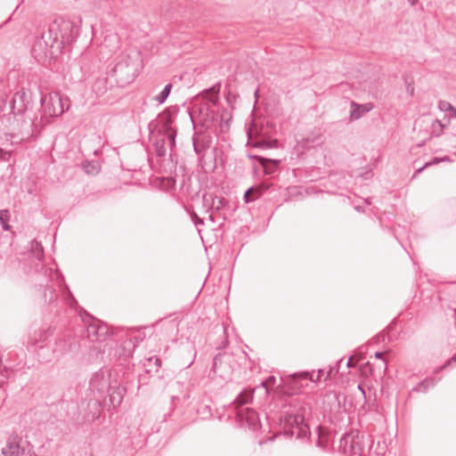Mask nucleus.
Listing matches in <instances>:
<instances>
[{
    "instance_id": "nucleus-1",
    "label": "nucleus",
    "mask_w": 456,
    "mask_h": 456,
    "mask_svg": "<svg viewBox=\"0 0 456 456\" xmlns=\"http://www.w3.org/2000/svg\"><path fill=\"white\" fill-rule=\"evenodd\" d=\"M69 26L65 22L52 23L42 36L37 38L32 46V54L37 61L45 62L53 59L61 53L64 45L62 29L69 30Z\"/></svg>"
},
{
    "instance_id": "nucleus-2",
    "label": "nucleus",
    "mask_w": 456,
    "mask_h": 456,
    "mask_svg": "<svg viewBox=\"0 0 456 456\" xmlns=\"http://www.w3.org/2000/svg\"><path fill=\"white\" fill-rule=\"evenodd\" d=\"M201 127L195 131L192 136V145L194 152L198 155L199 159L202 160L206 151L211 146L212 134L214 133L215 121L217 120L218 115L212 110H207L204 115L200 110Z\"/></svg>"
},
{
    "instance_id": "nucleus-3",
    "label": "nucleus",
    "mask_w": 456,
    "mask_h": 456,
    "mask_svg": "<svg viewBox=\"0 0 456 456\" xmlns=\"http://www.w3.org/2000/svg\"><path fill=\"white\" fill-rule=\"evenodd\" d=\"M141 62L142 60L138 52L133 51L121 54L112 69L117 83L124 86L134 81L140 70Z\"/></svg>"
},
{
    "instance_id": "nucleus-4",
    "label": "nucleus",
    "mask_w": 456,
    "mask_h": 456,
    "mask_svg": "<svg viewBox=\"0 0 456 456\" xmlns=\"http://www.w3.org/2000/svg\"><path fill=\"white\" fill-rule=\"evenodd\" d=\"M41 104L45 114L59 117L69 109L70 101L66 95L50 93L42 96Z\"/></svg>"
},
{
    "instance_id": "nucleus-5",
    "label": "nucleus",
    "mask_w": 456,
    "mask_h": 456,
    "mask_svg": "<svg viewBox=\"0 0 456 456\" xmlns=\"http://www.w3.org/2000/svg\"><path fill=\"white\" fill-rule=\"evenodd\" d=\"M363 439V436H360L358 431H352L341 437L338 449L345 454L364 456L365 447Z\"/></svg>"
},
{
    "instance_id": "nucleus-6",
    "label": "nucleus",
    "mask_w": 456,
    "mask_h": 456,
    "mask_svg": "<svg viewBox=\"0 0 456 456\" xmlns=\"http://www.w3.org/2000/svg\"><path fill=\"white\" fill-rule=\"evenodd\" d=\"M285 433L297 438H305L310 435V429L305 423V417L301 413L289 415L286 419Z\"/></svg>"
},
{
    "instance_id": "nucleus-7",
    "label": "nucleus",
    "mask_w": 456,
    "mask_h": 456,
    "mask_svg": "<svg viewBox=\"0 0 456 456\" xmlns=\"http://www.w3.org/2000/svg\"><path fill=\"white\" fill-rule=\"evenodd\" d=\"M232 357L229 354L220 353L213 359L212 370L214 373L223 379L229 378L232 372Z\"/></svg>"
},
{
    "instance_id": "nucleus-8",
    "label": "nucleus",
    "mask_w": 456,
    "mask_h": 456,
    "mask_svg": "<svg viewBox=\"0 0 456 456\" xmlns=\"http://www.w3.org/2000/svg\"><path fill=\"white\" fill-rule=\"evenodd\" d=\"M29 101L30 96L24 89L17 91L11 101L12 113L14 115L24 113L28 108Z\"/></svg>"
},
{
    "instance_id": "nucleus-9",
    "label": "nucleus",
    "mask_w": 456,
    "mask_h": 456,
    "mask_svg": "<svg viewBox=\"0 0 456 456\" xmlns=\"http://www.w3.org/2000/svg\"><path fill=\"white\" fill-rule=\"evenodd\" d=\"M86 332L90 339L103 341L109 336V328L99 320H93V322L87 325Z\"/></svg>"
},
{
    "instance_id": "nucleus-10",
    "label": "nucleus",
    "mask_w": 456,
    "mask_h": 456,
    "mask_svg": "<svg viewBox=\"0 0 456 456\" xmlns=\"http://www.w3.org/2000/svg\"><path fill=\"white\" fill-rule=\"evenodd\" d=\"M25 447L21 438L18 435H12L8 438L5 446L2 448V454L4 456H19Z\"/></svg>"
},
{
    "instance_id": "nucleus-11",
    "label": "nucleus",
    "mask_w": 456,
    "mask_h": 456,
    "mask_svg": "<svg viewBox=\"0 0 456 456\" xmlns=\"http://www.w3.org/2000/svg\"><path fill=\"white\" fill-rule=\"evenodd\" d=\"M350 107L351 110L349 118L351 121H354L361 118L364 114L370 111L373 109V104L370 102L365 104H359L352 101Z\"/></svg>"
},
{
    "instance_id": "nucleus-12",
    "label": "nucleus",
    "mask_w": 456,
    "mask_h": 456,
    "mask_svg": "<svg viewBox=\"0 0 456 456\" xmlns=\"http://www.w3.org/2000/svg\"><path fill=\"white\" fill-rule=\"evenodd\" d=\"M237 417L240 419L241 422L245 421L248 428L255 429L257 421L258 415L256 411L251 408H245L238 411Z\"/></svg>"
},
{
    "instance_id": "nucleus-13",
    "label": "nucleus",
    "mask_w": 456,
    "mask_h": 456,
    "mask_svg": "<svg viewBox=\"0 0 456 456\" xmlns=\"http://www.w3.org/2000/svg\"><path fill=\"white\" fill-rule=\"evenodd\" d=\"M111 86L112 85L109 82L108 77L106 75H101L94 80L92 89L97 96H102L105 94Z\"/></svg>"
},
{
    "instance_id": "nucleus-14",
    "label": "nucleus",
    "mask_w": 456,
    "mask_h": 456,
    "mask_svg": "<svg viewBox=\"0 0 456 456\" xmlns=\"http://www.w3.org/2000/svg\"><path fill=\"white\" fill-rule=\"evenodd\" d=\"M268 185L266 184H260L258 186H252L248 188L243 196V200L245 203H249L256 199L260 198L264 192H265L268 190Z\"/></svg>"
},
{
    "instance_id": "nucleus-15",
    "label": "nucleus",
    "mask_w": 456,
    "mask_h": 456,
    "mask_svg": "<svg viewBox=\"0 0 456 456\" xmlns=\"http://www.w3.org/2000/svg\"><path fill=\"white\" fill-rule=\"evenodd\" d=\"M257 159L259 164L263 167L265 173L267 175L273 174L281 163V160H273L264 157H258Z\"/></svg>"
},
{
    "instance_id": "nucleus-16",
    "label": "nucleus",
    "mask_w": 456,
    "mask_h": 456,
    "mask_svg": "<svg viewBox=\"0 0 456 456\" xmlns=\"http://www.w3.org/2000/svg\"><path fill=\"white\" fill-rule=\"evenodd\" d=\"M220 84H216L203 92V97L213 105H216L218 102V93L220 91Z\"/></svg>"
},
{
    "instance_id": "nucleus-17",
    "label": "nucleus",
    "mask_w": 456,
    "mask_h": 456,
    "mask_svg": "<svg viewBox=\"0 0 456 456\" xmlns=\"http://www.w3.org/2000/svg\"><path fill=\"white\" fill-rule=\"evenodd\" d=\"M323 374H324V370L320 369V370H318V374L315 378H314V374L311 372L302 371V372L294 373L293 379L296 381L297 380L298 378L299 379L301 378V379H304L305 380H311L313 382H320Z\"/></svg>"
},
{
    "instance_id": "nucleus-18",
    "label": "nucleus",
    "mask_w": 456,
    "mask_h": 456,
    "mask_svg": "<svg viewBox=\"0 0 456 456\" xmlns=\"http://www.w3.org/2000/svg\"><path fill=\"white\" fill-rule=\"evenodd\" d=\"M254 390H243L234 400L233 404L236 407H240L244 404L249 403L253 400Z\"/></svg>"
},
{
    "instance_id": "nucleus-19",
    "label": "nucleus",
    "mask_w": 456,
    "mask_h": 456,
    "mask_svg": "<svg viewBox=\"0 0 456 456\" xmlns=\"http://www.w3.org/2000/svg\"><path fill=\"white\" fill-rule=\"evenodd\" d=\"M159 122H160V130H159L160 133L165 134V133L169 132V130H175L172 126L174 120L169 113H167V112L162 113V115L160 116Z\"/></svg>"
},
{
    "instance_id": "nucleus-20",
    "label": "nucleus",
    "mask_w": 456,
    "mask_h": 456,
    "mask_svg": "<svg viewBox=\"0 0 456 456\" xmlns=\"http://www.w3.org/2000/svg\"><path fill=\"white\" fill-rule=\"evenodd\" d=\"M294 374L290 375L287 379V385L296 393L303 389L305 387L307 386L306 381L304 379H297V380H294L293 379Z\"/></svg>"
},
{
    "instance_id": "nucleus-21",
    "label": "nucleus",
    "mask_w": 456,
    "mask_h": 456,
    "mask_svg": "<svg viewBox=\"0 0 456 456\" xmlns=\"http://www.w3.org/2000/svg\"><path fill=\"white\" fill-rule=\"evenodd\" d=\"M44 299L46 304H52L58 299L56 289L53 286H45L43 292Z\"/></svg>"
},
{
    "instance_id": "nucleus-22",
    "label": "nucleus",
    "mask_w": 456,
    "mask_h": 456,
    "mask_svg": "<svg viewBox=\"0 0 456 456\" xmlns=\"http://www.w3.org/2000/svg\"><path fill=\"white\" fill-rule=\"evenodd\" d=\"M82 168L87 175H95L100 171V166L94 161L86 160L82 163Z\"/></svg>"
},
{
    "instance_id": "nucleus-23",
    "label": "nucleus",
    "mask_w": 456,
    "mask_h": 456,
    "mask_svg": "<svg viewBox=\"0 0 456 456\" xmlns=\"http://www.w3.org/2000/svg\"><path fill=\"white\" fill-rule=\"evenodd\" d=\"M436 385V380L434 378H427L424 380L420 381L415 387H413V391L425 393L430 387H434Z\"/></svg>"
},
{
    "instance_id": "nucleus-24",
    "label": "nucleus",
    "mask_w": 456,
    "mask_h": 456,
    "mask_svg": "<svg viewBox=\"0 0 456 456\" xmlns=\"http://www.w3.org/2000/svg\"><path fill=\"white\" fill-rule=\"evenodd\" d=\"M167 141L164 137L156 139L154 142L155 152L158 157H164L167 154Z\"/></svg>"
},
{
    "instance_id": "nucleus-25",
    "label": "nucleus",
    "mask_w": 456,
    "mask_h": 456,
    "mask_svg": "<svg viewBox=\"0 0 456 456\" xmlns=\"http://www.w3.org/2000/svg\"><path fill=\"white\" fill-rule=\"evenodd\" d=\"M227 204L228 201L225 199L216 196L212 199L211 208L213 211L219 212Z\"/></svg>"
},
{
    "instance_id": "nucleus-26",
    "label": "nucleus",
    "mask_w": 456,
    "mask_h": 456,
    "mask_svg": "<svg viewBox=\"0 0 456 456\" xmlns=\"http://www.w3.org/2000/svg\"><path fill=\"white\" fill-rule=\"evenodd\" d=\"M171 89H172L171 84L166 85L165 87L163 88V90L154 97V100L156 102H158L159 103L165 102V101L167 100V96L169 95V94L171 92Z\"/></svg>"
},
{
    "instance_id": "nucleus-27",
    "label": "nucleus",
    "mask_w": 456,
    "mask_h": 456,
    "mask_svg": "<svg viewBox=\"0 0 456 456\" xmlns=\"http://www.w3.org/2000/svg\"><path fill=\"white\" fill-rule=\"evenodd\" d=\"M321 142H322V134L320 131L314 132L306 138L307 144H320Z\"/></svg>"
},
{
    "instance_id": "nucleus-28",
    "label": "nucleus",
    "mask_w": 456,
    "mask_h": 456,
    "mask_svg": "<svg viewBox=\"0 0 456 456\" xmlns=\"http://www.w3.org/2000/svg\"><path fill=\"white\" fill-rule=\"evenodd\" d=\"M33 137V134L21 132L20 135L11 134V140L12 142H20L25 141H30Z\"/></svg>"
},
{
    "instance_id": "nucleus-29",
    "label": "nucleus",
    "mask_w": 456,
    "mask_h": 456,
    "mask_svg": "<svg viewBox=\"0 0 456 456\" xmlns=\"http://www.w3.org/2000/svg\"><path fill=\"white\" fill-rule=\"evenodd\" d=\"M163 135L167 140L170 150H172L175 145L176 130H169V132L163 134Z\"/></svg>"
},
{
    "instance_id": "nucleus-30",
    "label": "nucleus",
    "mask_w": 456,
    "mask_h": 456,
    "mask_svg": "<svg viewBox=\"0 0 456 456\" xmlns=\"http://www.w3.org/2000/svg\"><path fill=\"white\" fill-rule=\"evenodd\" d=\"M9 220V211L6 209L0 210V223L4 231H8L10 229V225L7 224Z\"/></svg>"
},
{
    "instance_id": "nucleus-31",
    "label": "nucleus",
    "mask_w": 456,
    "mask_h": 456,
    "mask_svg": "<svg viewBox=\"0 0 456 456\" xmlns=\"http://www.w3.org/2000/svg\"><path fill=\"white\" fill-rule=\"evenodd\" d=\"M444 126L442 125L441 121L438 119H436L432 124V135L434 136H439L443 132Z\"/></svg>"
},
{
    "instance_id": "nucleus-32",
    "label": "nucleus",
    "mask_w": 456,
    "mask_h": 456,
    "mask_svg": "<svg viewBox=\"0 0 456 456\" xmlns=\"http://www.w3.org/2000/svg\"><path fill=\"white\" fill-rule=\"evenodd\" d=\"M438 108L442 111L456 112V109L447 101H439Z\"/></svg>"
},
{
    "instance_id": "nucleus-33",
    "label": "nucleus",
    "mask_w": 456,
    "mask_h": 456,
    "mask_svg": "<svg viewBox=\"0 0 456 456\" xmlns=\"http://www.w3.org/2000/svg\"><path fill=\"white\" fill-rule=\"evenodd\" d=\"M35 243V254H36V256L37 259H41L42 256H43V254H44V249H43V247L41 246L40 243H38L37 241H34Z\"/></svg>"
},
{
    "instance_id": "nucleus-34",
    "label": "nucleus",
    "mask_w": 456,
    "mask_h": 456,
    "mask_svg": "<svg viewBox=\"0 0 456 456\" xmlns=\"http://www.w3.org/2000/svg\"><path fill=\"white\" fill-rule=\"evenodd\" d=\"M275 380V377L270 376L265 379V381L262 382V386L267 387L268 386L273 385Z\"/></svg>"
},
{
    "instance_id": "nucleus-35",
    "label": "nucleus",
    "mask_w": 456,
    "mask_h": 456,
    "mask_svg": "<svg viewBox=\"0 0 456 456\" xmlns=\"http://www.w3.org/2000/svg\"><path fill=\"white\" fill-rule=\"evenodd\" d=\"M19 456H37V454L26 446L25 449L20 452Z\"/></svg>"
},
{
    "instance_id": "nucleus-36",
    "label": "nucleus",
    "mask_w": 456,
    "mask_h": 456,
    "mask_svg": "<svg viewBox=\"0 0 456 456\" xmlns=\"http://www.w3.org/2000/svg\"><path fill=\"white\" fill-rule=\"evenodd\" d=\"M149 362H152L157 367V370L161 366V360L159 357H151L148 359Z\"/></svg>"
},
{
    "instance_id": "nucleus-37",
    "label": "nucleus",
    "mask_w": 456,
    "mask_h": 456,
    "mask_svg": "<svg viewBox=\"0 0 456 456\" xmlns=\"http://www.w3.org/2000/svg\"><path fill=\"white\" fill-rule=\"evenodd\" d=\"M383 355H384V354H383V353H381V352H377V353L375 354V357H376V358H379V359H380V360H382V361H383V367H384V369L386 370V369H387V362H386V361L383 359Z\"/></svg>"
},
{
    "instance_id": "nucleus-38",
    "label": "nucleus",
    "mask_w": 456,
    "mask_h": 456,
    "mask_svg": "<svg viewBox=\"0 0 456 456\" xmlns=\"http://www.w3.org/2000/svg\"><path fill=\"white\" fill-rule=\"evenodd\" d=\"M191 218L195 224H203V220L201 218H200L196 214H193V216H191Z\"/></svg>"
},
{
    "instance_id": "nucleus-39",
    "label": "nucleus",
    "mask_w": 456,
    "mask_h": 456,
    "mask_svg": "<svg viewBox=\"0 0 456 456\" xmlns=\"http://www.w3.org/2000/svg\"><path fill=\"white\" fill-rule=\"evenodd\" d=\"M440 162H441V159H439V158H434L431 161L427 162V163L425 164V167H429V166H431V165L438 164V163H440Z\"/></svg>"
},
{
    "instance_id": "nucleus-40",
    "label": "nucleus",
    "mask_w": 456,
    "mask_h": 456,
    "mask_svg": "<svg viewBox=\"0 0 456 456\" xmlns=\"http://www.w3.org/2000/svg\"><path fill=\"white\" fill-rule=\"evenodd\" d=\"M452 362H456V354L451 359H449L442 368H445L446 366L451 365Z\"/></svg>"
},
{
    "instance_id": "nucleus-41",
    "label": "nucleus",
    "mask_w": 456,
    "mask_h": 456,
    "mask_svg": "<svg viewBox=\"0 0 456 456\" xmlns=\"http://www.w3.org/2000/svg\"><path fill=\"white\" fill-rule=\"evenodd\" d=\"M427 167H425V165L421 167H419V169L416 170L414 175H413V178L416 177V175L419 173H421Z\"/></svg>"
},
{
    "instance_id": "nucleus-42",
    "label": "nucleus",
    "mask_w": 456,
    "mask_h": 456,
    "mask_svg": "<svg viewBox=\"0 0 456 456\" xmlns=\"http://www.w3.org/2000/svg\"><path fill=\"white\" fill-rule=\"evenodd\" d=\"M357 388L362 392V395L365 396V391L362 385H358Z\"/></svg>"
},
{
    "instance_id": "nucleus-43",
    "label": "nucleus",
    "mask_w": 456,
    "mask_h": 456,
    "mask_svg": "<svg viewBox=\"0 0 456 456\" xmlns=\"http://www.w3.org/2000/svg\"><path fill=\"white\" fill-rule=\"evenodd\" d=\"M331 371H332V369H330V370L327 372L326 377L324 378V380L330 379Z\"/></svg>"
},
{
    "instance_id": "nucleus-44",
    "label": "nucleus",
    "mask_w": 456,
    "mask_h": 456,
    "mask_svg": "<svg viewBox=\"0 0 456 456\" xmlns=\"http://www.w3.org/2000/svg\"><path fill=\"white\" fill-rule=\"evenodd\" d=\"M347 366L348 367H353L354 366V364H353V358L352 357L349 358V360L347 362Z\"/></svg>"
},
{
    "instance_id": "nucleus-45",
    "label": "nucleus",
    "mask_w": 456,
    "mask_h": 456,
    "mask_svg": "<svg viewBox=\"0 0 456 456\" xmlns=\"http://www.w3.org/2000/svg\"><path fill=\"white\" fill-rule=\"evenodd\" d=\"M411 5H414L418 0H408Z\"/></svg>"
},
{
    "instance_id": "nucleus-46",
    "label": "nucleus",
    "mask_w": 456,
    "mask_h": 456,
    "mask_svg": "<svg viewBox=\"0 0 456 456\" xmlns=\"http://www.w3.org/2000/svg\"><path fill=\"white\" fill-rule=\"evenodd\" d=\"M449 160H450L449 157H444L441 159V162L442 161H449Z\"/></svg>"
},
{
    "instance_id": "nucleus-47",
    "label": "nucleus",
    "mask_w": 456,
    "mask_h": 456,
    "mask_svg": "<svg viewBox=\"0 0 456 456\" xmlns=\"http://www.w3.org/2000/svg\"><path fill=\"white\" fill-rule=\"evenodd\" d=\"M110 399H111V401H114V400H116V397H115V395H110Z\"/></svg>"
},
{
    "instance_id": "nucleus-48",
    "label": "nucleus",
    "mask_w": 456,
    "mask_h": 456,
    "mask_svg": "<svg viewBox=\"0 0 456 456\" xmlns=\"http://www.w3.org/2000/svg\"><path fill=\"white\" fill-rule=\"evenodd\" d=\"M118 397H119V399H118V403H120V402H121V395H120V394H119V393H118Z\"/></svg>"
},
{
    "instance_id": "nucleus-49",
    "label": "nucleus",
    "mask_w": 456,
    "mask_h": 456,
    "mask_svg": "<svg viewBox=\"0 0 456 456\" xmlns=\"http://www.w3.org/2000/svg\"><path fill=\"white\" fill-rule=\"evenodd\" d=\"M317 443H318V445H319V446H322V442H321V440H320V439L318 440V442H317Z\"/></svg>"
},
{
    "instance_id": "nucleus-50",
    "label": "nucleus",
    "mask_w": 456,
    "mask_h": 456,
    "mask_svg": "<svg viewBox=\"0 0 456 456\" xmlns=\"http://www.w3.org/2000/svg\"><path fill=\"white\" fill-rule=\"evenodd\" d=\"M252 133H253V130H252V128H250L249 132H248L249 135H251Z\"/></svg>"
}]
</instances>
